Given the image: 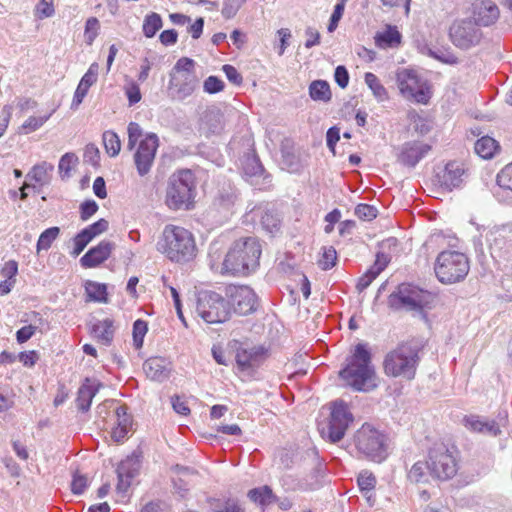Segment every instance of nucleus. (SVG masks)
I'll list each match as a JSON object with an SVG mask.
<instances>
[{
  "instance_id": "nucleus-1",
  "label": "nucleus",
  "mask_w": 512,
  "mask_h": 512,
  "mask_svg": "<svg viewBox=\"0 0 512 512\" xmlns=\"http://www.w3.org/2000/svg\"><path fill=\"white\" fill-rule=\"evenodd\" d=\"M262 253L261 245L255 237H245L236 240L223 260L218 242L209 247L210 267L221 275H247L259 265Z\"/></svg>"
},
{
  "instance_id": "nucleus-2",
  "label": "nucleus",
  "mask_w": 512,
  "mask_h": 512,
  "mask_svg": "<svg viewBox=\"0 0 512 512\" xmlns=\"http://www.w3.org/2000/svg\"><path fill=\"white\" fill-rule=\"evenodd\" d=\"M156 249L176 263L189 262L197 253L193 234L188 229L173 224L164 227L156 243Z\"/></svg>"
},
{
  "instance_id": "nucleus-3",
  "label": "nucleus",
  "mask_w": 512,
  "mask_h": 512,
  "mask_svg": "<svg viewBox=\"0 0 512 512\" xmlns=\"http://www.w3.org/2000/svg\"><path fill=\"white\" fill-rule=\"evenodd\" d=\"M339 375L346 385L358 391H369L376 386L371 354L366 344L359 343L347 359V365Z\"/></svg>"
},
{
  "instance_id": "nucleus-4",
  "label": "nucleus",
  "mask_w": 512,
  "mask_h": 512,
  "mask_svg": "<svg viewBox=\"0 0 512 512\" xmlns=\"http://www.w3.org/2000/svg\"><path fill=\"white\" fill-rule=\"evenodd\" d=\"M420 350V345L414 340L398 344L384 357L385 374L408 381L414 379L420 362Z\"/></svg>"
},
{
  "instance_id": "nucleus-5",
  "label": "nucleus",
  "mask_w": 512,
  "mask_h": 512,
  "mask_svg": "<svg viewBox=\"0 0 512 512\" xmlns=\"http://www.w3.org/2000/svg\"><path fill=\"white\" fill-rule=\"evenodd\" d=\"M196 194V183L190 170L174 173L166 190V205L172 210L190 209Z\"/></svg>"
},
{
  "instance_id": "nucleus-6",
  "label": "nucleus",
  "mask_w": 512,
  "mask_h": 512,
  "mask_svg": "<svg viewBox=\"0 0 512 512\" xmlns=\"http://www.w3.org/2000/svg\"><path fill=\"white\" fill-rule=\"evenodd\" d=\"M468 257L459 251L444 250L438 254L434 271L437 279L443 284H453L462 281L469 273Z\"/></svg>"
},
{
  "instance_id": "nucleus-7",
  "label": "nucleus",
  "mask_w": 512,
  "mask_h": 512,
  "mask_svg": "<svg viewBox=\"0 0 512 512\" xmlns=\"http://www.w3.org/2000/svg\"><path fill=\"white\" fill-rule=\"evenodd\" d=\"M353 444L358 453L375 462L387 457L385 436L370 424H363L354 434Z\"/></svg>"
},
{
  "instance_id": "nucleus-8",
  "label": "nucleus",
  "mask_w": 512,
  "mask_h": 512,
  "mask_svg": "<svg viewBox=\"0 0 512 512\" xmlns=\"http://www.w3.org/2000/svg\"><path fill=\"white\" fill-rule=\"evenodd\" d=\"M428 468L431 477L445 481L456 475L458 461L453 451L445 444L439 443L429 449Z\"/></svg>"
},
{
  "instance_id": "nucleus-9",
  "label": "nucleus",
  "mask_w": 512,
  "mask_h": 512,
  "mask_svg": "<svg viewBox=\"0 0 512 512\" xmlns=\"http://www.w3.org/2000/svg\"><path fill=\"white\" fill-rule=\"evenodd\" d=\"M353 421L348 406L340 401L334 402L331 407L330 418L318 424V430L324 439H328L332 443L340 441Z\"/></svg>"
},
{
  "instance_id": "nucleus-10",
  "label": "nucleus",
  "mask_w": 512,
  "mask_h": 512,
  "mask_svg": "<svg viewBox=\"0 0 512 512\" xmlns=\"http://www.w3.org/2000/svg\"><path fill=\"white\" fill-rule=\"evenodd\" d=\"M396 82L400 94L407 100L427 104L431 98V90L426 80L415 71L401 69L396 74Z\"/></svg>"
},
{
  "instance_id": "nucleus-11",
  "label": "nucleus",
  "mask_w": 512,
  "mask_h": 512,
  "mask_svg": "<svg viewBox=\"0 0 512 512\" xmlns=\"http://www.w3.org/2000/svg\"><path fill=\"white\" fill-rule=\"evenodd\" d=\"M196 312L205 322L210 324L225 322L230 316V308L226 300L213 291L199 293Z\"/></svg>"
},
{
  "instance_id": "nucleus-12",
  "label": "nucleus",
  "mask_w": 512,
  "mask_h": 512,
  "mask_svg": "<svg viewBox=\"0 0 512 512\" xmlns=\"http://www.w3.org/2000/svg\"><path fill=\"white\" fill-rule=\"evenodd\" d=\"M432 296L428 291L414 285L403 283L389 297L391 307L395 309L421 310L429 305Z\"/></svg>"
},
{
  "instance_id": "nucleus-13",
  "label": "nucleus",
  "mask_w": 512,
  "mask_h": 512,
  "mask_svg": "<svg viewBox=\"0 0 512 512\" xmlns=\"http://www.w3.org/2000/svg\"><path fill=\"white\" fill-rule=\"evenodd\" d=\"M449 37L456 47L468 50L480 43L482 32L474 21L460 19L450 26Z\"/></svg>"
},
{
  "instance_id": "nucleus-14",
  "label": "nucleus",
  "mask_w": 512,
  "mask_h": 512,
  "mask_svg": "<svg viewBox=\"0 0 512 512\" xmlns=\"http://www.w3.org/2000/svg\"><path fill=\"white\" fill-rule=\"evenodd\" d=\"M229 304L239 315H247L256 310L257 296L248 286H233L227 290Z\"/></svg>"
},
{
  "instance_id": "nucleus-15",
  "label": "nucleus",
  "mask_w": 512,
  "mask_h": 512,
  "mask_svg": "<svg viewBox=\"0 0 512 512\" xmlns=\"http://www.w3.org/2000/svg\"><path fill=\"white\" fill-rule=\"evenodd\" d=\"M158 148V137L156 134H148L141 142L134 155V161L140 176L149 173L154 162Z\"/></svg>"
},
{
  "instance_id": "nucleus-16",
  "label": "nucleus",
  "mask_w": 512,
  "mask_h": 512,
  "mask_svg": "<svg viewBox=\"0 0 512 512\" xmlns=\"http://www.w3.org/2000/svg\"><path fill=\"white\" fill-rule=\"evenodd\" d=\"M431 149V145L424 141H407L398 148L397 161L403 166L413 168L428 155Z\"/></svg>"
},
{
  "instance_id": "nucleus-17",
  "label": "nucleus",
  "mask_w": 512,
  "mask_h": 512,
  "mask_svg": "<svg viewBox=\"0 0 512 512\" xmlns=\"http://www.w3.org/2000/svg\"><path fill=\"white\" fill-rule=\"evenodd\" d=\"M472 14L478 26H490L500 17V9L493 0H473Z\"/></svg>"
},
{
  "instance_id": "nucleus-18",
  "label": "nucleus",
  "mask_w": 512,
  "mask_h": 512,
  "mask_svg": "<svg viewBox=\"0 0 512 512\" xmlns=\"http://www.w3.org/2000/svg\"><path fill=\"white\" fill-rule=\"evenodd\" d=\"M225 127L224 114L217 107L204 110L199 119V131L206 136L220 134Z\"/></svg>"
},
{
  "instance_id": "nucleus-19",
  "label": "nucleus",
  "mask_w": 512,
  "mask_h": 512,
  "mask_svg": "<svg viewBox=\"0 0 512 512\" xmlns=\"http://www.w3.org/2000/svg\"><path fill=\"white\" fill-rule=\"evenodd\" d=\"M267 357L263 346L239 347L236 352V362L241 370L259 366Z\"/></svg>"
},
{
  "instance_id": "nucleus-20",
  "label": "nucleus",
  "mask_w": 512,
  "mask_h": 512,
  "mask_svg": "<svg viewBox=\"0 0 512 512\" xmlns=\"http://www.w3.org/2000/svg\"><path fill=\"white\" fill-rule=\"evenodd\" d=\"M114 249V243L103 240L97 246L89 249L80 259L84 268H93L106 261Z\"/></svg>"
},
{
  "instance_id": "nucleus-21",
  "label": "nucleus",
  "mask_w": 512,
  "mask_h": 512,
  "mask_svg": "<svg viewBox=\"0 0 512 512\" xmlns=\"http://www.w3.org/2000/svg\"><path fill=\"white\" fill-rule=\"evenodd\" d=\"M197 78L193 73H181L172 77L169 88L174 91V97L183 100L195 91Z\"/></svg>"
},
{
  "instance_id": "nucleus-22",
  "label": "nucleus",
  "mask_w": 512,
  "mask_h": 512,
  "mask_svg": "<svg viewBox=\"0 0 512 512\" xmlns=\"http://www.w3.org/2000/svg\"><path fill=\"white\" fill-rule=\"evenodd\" d=\"M143 370L149 379L162 382L169 377L171 367L165 358L151 357L144 362Z\"/></svg>"
},
{
  "instance_id": "nucleus-23",
  "label": "nucleus",
  "mask_w": 512,
  "mask_h": 512,
  "mask_svg": "<svg viewBox=\"0 0 512 512\" xmlns=\"http://www.w3.org/2000/svg\"><path fill=\"white\" fill-rule=\"evenodd\" d=\"M465 169L463 164L451 161L446 164L443 173L440 175L441 185L448 190L459 188L464 181Z\"/></svg>"
},
{
  "instance_id": "nucleus-24",
  "label": "nucleus",
  "mask_w": 512,
  "mask_h": 512,
  "mask_svg": "<svg viewBox=\"0 0 512 512\" xmlns=\"http://www.w3.org/2000/svg\"><path fill=\"white\" fill-rule=\"evenodd\" d=\"M464 426L472 432L482 433L490 436L500 434V428L494 420H488L478 415H469L463 419Z\"/></svg>"
},
{
  "instance_id": "nucleus-25",
  "label": "nucleus",
  "mask_w": 512,
  "mask_h": 512,
  "mask_svg": "<svg viewBox=\"0 0 512 512\" xmlns=\"http://www.w3.org/2000/svg\"><path fill=\"white\" fill-rule=\"evenodd\" d=\"M101 384L96 380L86 379L80 386L77 393L76 405L77 408L86 412L89 410L92 399L97 394Z\"/></svg>"
},
{
  "instance_id": "nucleus-26",
  "label": "nucleus",
  "mask_w": 512,
  "mask_h": 512,
  "mask_svg": "<svg viewBox=\"0 0 512 512\" xmlns=\"http://www.w3.org/2000/svg\"><path fill=\"white\" fill-rule=\"evenodd\" d=\"M94 336L104 345H109L114 336L113 322L110 319L98 321L93 325Z\"/></svg>"
},
{
  "instance_id": "nucleus-27",
  "label": "nucleus",
  "mask_w": 512,
  "mask_h": 512,
  "mask_svg": "<svg viewBox=\"0 0 512 512\" xmlns=\"http://www.w3.org/2000/svg\"><path fill=\"white\" fill-rule=\"evenodd\" d=\"M85 292L87 301L107 303V287L105 284L97 283L94 281H87L85 284Z\"/></svg>"
},
{
  "instance_id": "nucleus-28",
  "label": "nucleus",
  "mask_w": 512,
  "mask_h": 512,
  "mask_svg": "<svg viewBox=\"0 0 512 512\" xmlns=\"http://www.w3.org/2000/svg\"><path fill=\"white\" fill-rule=\"evenodd\" d=\"M309 95L314 101L329 102L331 100V90L328 82L324 80H315L309 85Z\"/></svg>"
},
{
  "instance_id": "nucleus-29",
  "label": "nucleus",
  "mask_w": 512,
  "mask_h": 512,
  "mask_svg": "<svg viewBox=\"0 0 512 512\" xmlns=\"http://www.w3.org/2000/svg\"><path fill=\"white\" fill-rule=\"evenodd\" d=\"M357 483L360 490L365 494L367 501L370 503V505H373L375 499L373 498L372 491L374 490L376 485L375 476L368 471H362L358 475Z\"/></svg>"
},
{
  "instance_id": "nucleus-30",
  "label": "nucleus",
  "mask_w": 512,
  "mask_h": 512,
  "mask_svg": "<svg viewBox=\"0 0 512 512\" xmlns=\"http://www.w3.org/2000/svg\"><path fill=\"white\" fill-rule=\"evenodd\" d=\"M364 80L377 101L384 102L389 99L386 88L381 84L380 80L375 74L367 72L364 76Z\"/></svg>"
},
{
  "instance_id": "nucleus-31",
  "label": "nucleus",
  "mask_w": 512,
  "mask_h": 512,
  "mask_svg": "<svg viewBox=\"0 0 512 512\" xmlns=\"http://www.w3.org/2000/svg\"><path fill=\"white\" fill-rule=\"evenodd\" d=\"M430 472L428 468V460L426 462L417 461L408 471V480L412 483H427Z\"/></svg>"
},
{
  "instance_id": "nucleus-32",
  "label": "nucleus",
  "mask_w": 512,
  "mask_h": 512,
  "mask_svg": "<svg viewBox=\"0 0 512 512\" xmlns=\"http://www.w3.org/2000/svg\"><path fill=\"white\" fill-rule=\"evenodd\" d=\"M497 148V142L489 136H484L478 139L474 146L476 154L483 159H489L493 157Z\"/></svg>"
},
{
  "instance_id": "nucleus-33",
  "label": "nucleus",
  "mask_w": 512,
  "mask_h": 512,
  "mask_svg": "<svg viewBox=\"0 0 512 512\" xmlns=\"http://www.w3.org/2000/svg\"><path fill=\"white\" fill-rule=\"evenodd\" d=\"M376 42L379 46L396 47L401 42V34L396 27L388 26L376 36Z\"/></svg>"
},
{
  "instance_id": "nucleus-34",
  "label": "nucleus",
  "mask_w": 512,
  "mask_h": 512,
  "mask_svg": "<svg viewBox=\"0 0 512 512\" xmlns=\"http://www.w3.org/2000/svg\"><path fill=\"white\" fill-rule=\"evenodd\" d=\"M162 18L158 13L147 14L143 21V33L147 38H152L162 28Z\"/></svg>"
},
{
  "instance_id": "nucleus-35",
  "label": "nucleus",
  "mask_w": 512,
  "mask_h": 512,
  "mask_svg": "<svg viewBox=\"0 0 512 512\" xmlns=\"http://www.w3.org/2000/svg\"><path fill=\"white\" fill-rule=\"evenodd\" d=\"M53 170V165L47 162H42L35 165L28 173L27 177L34 180L36 183L43 185L49 181V173Z\"/></svg>"
},
{
  "instance_id": "nucleus-36",
  "label": "nucleus",
  "mask_w": 512,
  "mask_h": 512,
  "mask_svg": "<svg viewBox=\"0 0 512 512\" xmlns=\"http://www.w3.org/2000/svg\"><path fill=\"white\" fill-rule=\"evenodd\" d=\"M55 110H52L50 113L42 116H30L28 117L20 127V132L24 134H29L35 132L39 128H41L52 116Z\"/></svg>"
},
{
  "instance_id": "nucleus-37",
  "label": "nucleus",
  "mask_w": 512,
  "mask_h": 512,
  "mask_svg": "<svg viewBox=\"0 0 512 512\" xmlns=\"http://www.w3.org/2000/svg\"><path fill=\"white\" fill-rule=\"evenodd\" d=\"M102 138L106 153L111 157L117 156L121 150L119 136L114 131L108 130L103 133Z\"/></svg>"
},
{
  "instance_id": "nucleus-38",
  "label": "nucleus",
  "mask_w": 512,
  "mask_h": 512,
  "mask_svg": "<svg viewBox=\"0 0 512 512\" xmlns=\"http://www.w3.org/2000/svg\"><path fill=\"white\" fill-rule=\"evenodd\" d=\"M248 497L251 501L265 506L272 502L273 492L270 487L263 486L260 488H254L248 492Z\"/></svg>"
},
{
  "instance_id": "nucleus-39",
  "label": "nucleus",
  "mask_w": 512,
  "mask_h": 512,
  "mask_svg": "<svg viewBox=\"0 0 512 512\" xmlns=\"http://www.w3.org/2000/svg\"><path fill=\"white\" fill-rule=\"evenodd\" d=\"M59 232L60 230L58 227H51L43 231L37 241V252H40L41 250H48L53 241L58 237Z\"/></svg>"
},
{
  "instance_id": "nucleus-40",
  "label": "nucleus",
  "mask_w": 512,
  "mask_h": 512,
  "mask_svg": "<svg viewBox=\"0 0 512 512\" xmlns=\"http://www.w3.org/2000/svg\"><path fill=\"white\" fill-rule=\"evenodd\" d=\"M55 14L54 0H39L34 15L37 19L43 20Z\"/></svg>"
},
{
  "instance_id": "nucleus-41",
  "label": "nucleus",
  "mask_w": 512,
  "mask_h": 512,
  "mask_svg": "<svg viewBox=\"0 0 512 512\" xmlns=\"http://www.w3.org/2000/svg\"><path fill=\"white\" fill-rule=\"evenodd\" d=\"M100 29V22L96 17H90L85 24L84 38L87 45H92L97 38Z\"/></svg>"
},
{
  "instance_id": "nucleus-42",
  "label": "nucleus",
  "mask_w": 512,
  "mask_h": 512,
  "mask_svg": "<svg viewBox=\"0 0 512 512\" xmlns=\"http://www.w3.org/2000/svg\"><path fill=\"white\" fill-rule=\"evenodd\" d=\"M211 507L214 512H244L238 502L232 499L215 500Z\"/></svg>"
},
{
  "instance_id": "nucleus-43",
  "label": "nucleus",
  "mask_w": 512,
  "mask_h": 512,
  "mask_svg": "<svg viewBox=\"0 0 512 512\" xmlns=\"http://www.w3.org/2000/svg\"><path fill=\"white\" fill-rule=\"evenodd\" d=\"M138 473V465L133 459L122 461L117 468V475L132 480Z\"/></svg>"
},
{
  "instance_id": "nucleus-44",
  "label": "nucleus",
  "mask_w": 512,
  "mask_h": 512,
  "mask_svg": "<svg viewBox=\"0 0 512 512\" xmlns=\"http://www.w3.org/2000/svg\"><path fill=\"white\" fill-rule=\"evenodd\" d=\"M147 323L143 320H136L133 324V343L136 349L143 345L144 337L147 333Z\"/></svg>"
},
{
  "instance_id": "nucleus-45",
  "label": "nucleus",
  "mask_w": 512,
  "mask_h": 512,
  "mask_svg": "<svg viewBox=\"0 0 512 512\" xmlns=\"http://www.w3.org/2000/svg\"><path fill=\"white\" fill-rule=\"evenodd\" d=\"M337 260V252L334 247H324L322 257L319 260V265L322 269L328 270L335 266Z\"/></svg>"
},
{
  "instance_id": "nucleus-46",
  "label": "nucleus",
  "mask_w": 512,
  "mask_h": 512,
  "mask_svg": "<svg viewBox=\"0 0 512 512\" xmlns=\"http://www.w3.org/2000/svg\"><path fill=\"white\" fill-rule=\"evenodd\" d=\"M247 0H223L221 13L224 18H233Z\"/></svg>"
},
{
  "instance_id": "nucleus-47",
  "label": "nucleus",
  "mask_w": 512,
  "mask_h": 512,
  "mask_svg": "<svg viewBox=\"0 0 512 512\" xmlns=\"http://www.w3.org/2000/svg\"><path fill=\"white\" fill-rule=\"evenodd\" d=\"M115 425L125 430L130 431L132 426V418L127 414V408L125 406H118L115 409Z\"/></svg>"
},
{
  "instance_id": "nucleus-48",
  "label": "nucleus",
  "mask_w": 512,
  "mask_h": 512,
  "mask_svg": "<svg viewBox=\"0 0 512 512\" xmlns=\"http://www.w3.org/2000/svg\"><path fill=\"white\" fill-rule=\"evenodd\" d=\"M497 183L500 187L512 192V162L507 164L497 175Z\"/></svg>"
},
{
  "instance_id": "nucleus-49",
  "label": "nucleus",
  "mask_w": 512,
  "mask_h": 512,
  "mask_svg": "<svg viewBox=\"0 0 512 512\" xmlns=\"http://www.w3.org/2000/svg\"><path fill=\"white\" fill-rule=\"evenodd\" d=\"M376 207L369 204H358L355 208V215L364 221H371L377 216Z\"/></svg>"
},
{
  "instance_id": "nucleus-50",
  "label": "nucleus",
  "mask_w": 512,
  "mask_h": 512,
  "mask_svg": "<svg viewBox=\"0 0 512 512\" xmlns=\"http://www.w3.org/2000/svg\"><path fill=\"white\" fill-rule=\"evenodd\" d=\"M128 132V144L127 147L129 150H133L136 146L138 140L142 136V129L140 125L136 122H130L127 128Z\"/></svg>"
},
{
  "instance_id": "nucleus-51",
  "label": "nucleus",
  "mask_w": 512,
  "mask_h": 512,
  "mask_svg": "<svg viewBox=\"0 0 512 512\" xmlns=\"http://www.w3.org/2000/svg\"><path fill=\"white\" fill-rule=\"evenodd\" d=\"M428 55L434 59H437L439 60L440 62H443V63H446V64H455L457 63V57L449 52V51H444V50H441V49H437V50H433V49H429L428 50Z\"/></svg>"
},
{
  "instance_id": "nucleus-52",
  "label": "nucleus",
  "mask_w": 512,
  "mask_h": 512,
  "mask_svg": "<svg viewBox=\"0 0 512 512\" xmlns=\"http://www.w3.org/2000/svg\"><path fill=\"white\" fill-rule=\"evenodd\" d=\"M261 224L268 232L274 233L279 229L280 221L271 212H265L261 216Z\"/></svg>"
},
{
  "instance_id": "nucleus-53",
  "label": "nucleus",
  "mask_w": 512,
  "mask_h": 512,
  "mask_svg": "<svg viewBox=\"0 0 512 512\" xmlns=\"http://www.w3.org/2000/svg\"><path fill=\"white\" fill-rule=\"evenodd\" d=\"M88 487V478L78 472L73 474L71 490L74 494H82Z\"/></svg>"
},
{
  "instance_id": "nucleus-54",
  "label": "nucleus",
  "mask_w": 512,
  "mask_h": 512,
  "mask_svg": "<svg viewBox=\"0 0 512 512\" xmlns=\"http://www.w3.org/2000/svg\"><path fill=\"white\" fill-rule=\"evenodd\" d=\"M204 91L209 94L220 92L224 88V82L216 76H209L203 84Z\"/></svg>"
},
{
  "instance_id": "nucleus-55",
  "label": "nucleus",
  "mask_w": 512,
  "mask_h": 512,
  "mask_svg": "<svg viewBox=\"0 0 512 512\" xmlns=\"http://www.w3.org/2000/svg\"><path fill=\"white\" fill-rule=\"evenodd\" d=\"M89 89H90L89 86H87V85L84 86L83 83L79 82V84L76 88V91L74 93L73 99H72V103H71L72 110L78 109V107L81 105L84 98L86 97Z\"/></svg>"
},
{
  "instance_id": "nucleus-56",
  "label": "nucleus",
  "mask_w": 512,
  "mask_h": 512,
  "mask_svg": "<svg viewBox=\"0 0 512 512\" xmlns=\"http://www.w3.org/2000/svg\"><path fill=\"white\" fill-rule=\"evenodd\" d=\"M344 6H345L344 1H341L335 5L334 11L330 18V22L328 24V28H327L328 32L331 33L337 28L338 22L342 18V15L344 12Z\"/></svg>"
},
{
  "instance_id": "nucleus-57",
  "label": "nucleus",
  "mask_w": 512,
  "mask_h": 512,
  "mask_svg": "<svg viewBox=\"0 0 512 512\" xmlns=\"http://www.w3.org/2000/svg\"><path fill=\"white\" fill-rule=\"evenodd\" d=\"M99 66L97 63H92L88 68L87 72L83 75L80 82L83 83L84 86L91 87L94 85L98 78Z\"/></svg>"
},
{
  "instance_id": "nucleus-58",
  "label": "nucleus",
  "mask_w": 512,
  "mask_h": 512,
  "mask_svg": "<svg viewBox=\"0 0 512 512\" xmlns=\"http://www.w3.org/2000/svg\"><path fill=\"white\" fill-rule=\"evenodd\" d=\"M1 275L7 280L15 281V276L18 273V263L15 260L7 261L0 271Z\"/></svg>"
},
{
  "instance_id": "nucleus-59",
  "label": "nucleus",
  "mask_w": 512,
  "mask_h": 512,
  "mask_svg": "<svg viewBox=\"0 0 512 512\" xmlns=\"http://www.w3.org/2000/svg\"><path fill=\"white\" fill-rule=\"evenodd\" d=\"M125 94L128 98L129 105H135L141 100V92L139 85L132 82L125 88Z\"/></svg>"
},
{
  "instance_id": "nucleus-60",
  "label": "nucleus",
  "mask_w": 512,
  "mask_h": 512,
  "mask_svg": "<svg viewBox=\"0 0 512 512\" xmlns=\"http://www.w3.org/2000/svg\"><path fill=\"white\" fill-rule=\"evenodd\" d=\"M98 210V205L93 200L85 201L80 206V215L82 220H87Z\"/></svg>"
},
{
  "instance_id": "nucleus-61",
  "label": "nucleus",
  "mask_w": 512,
  "mask_h": 512,
  "mask_svg": "<svg viewBox=\"0 0 512 512\" xmlns=\"http://www.w3.org/2000/svg\"><path fill=\"white\" fill-rule=\"evenodd\" d=\"M11 116L12 107L10 105H4L0 112V137L3 136L8 128Z\"/></svg>"
},
{
  "instance_id": "nucleus-62",
  "label": "nucleus",
  "mask_w": 512,
  "mask_h": 512,
  "mask_svg": "<svg viewBox=\"0 0 512 512\" xmlns=\"http://www.w3.org/2000/svg\"><path fill=\"white\" fill-rule=\"evenodd\" d=\"M305 36H306L305 47L307 49H310L313 46L318 45L320 43V33L318 32L317 29H315L313 27L306 28Z\"/></svg>"
},
{
  "instance_id": "nucleus-63",
  "label": "nucleus",
  "mask_w": 512,
  "mask_h": 512,
  "mask_svg": "<svg viewBox=\"0 0 512 512\" xmlns=\"http://www.w3.org/2000/svg\"><path fill=\"white\" fill-rule=\"evenodd\" d=\"M222 70L231 83L235 85L242 83L243 78L234 66L226 64L222 67Z\"/></svg>"
},
{
  "instance_id": "nucleus-64",
  "label": "nucleus",
  "mask_w": 512,
  "mask_h": 512,
  "mask_svg": "<svg viewBox=\"0 0 512 512\" xmlns=\"http://www.w3.org/2000/svg\"><path fill=\"white\" fill-rule=\"evenodd\" d=\"M36 332V327L28 325L20 328L16 333L17 342L22 344L28 341Z\"/></svg>"
}]
</instances>
